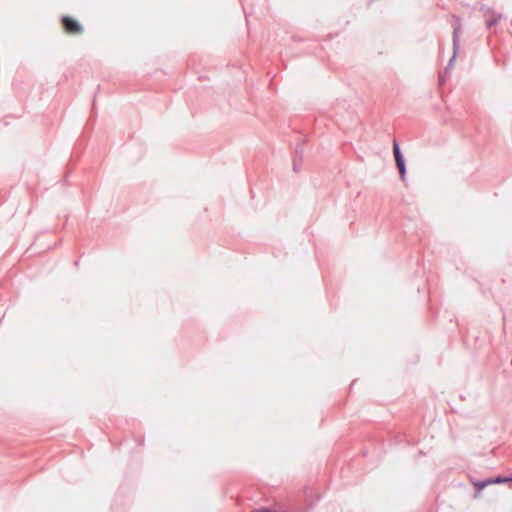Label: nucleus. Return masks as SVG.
Listing matches in <instances>:
<instances>
[{"label": "nucleus", "instance_id": "obj_3", "mask_svg": "<svg viewBox=\"0 0 512 512\" xmlns=\"http://www.w3.org/2000/svg\"><path fill=\"white\" fill-rule=\"evenodd\" d=\"M62 25L65 31L70 34H79L83 31V27L79 22L70 16L62 17Z\"/></svg>", "mask_w": 512, "mask_h": 512}, {"label": "nucleus", "instance_id": "obj_1", "mask_svg": "<svg viewBox=\"0 0 512 512\" xmlns=\"http://www.w3.org/2000/svg\"><path fill=\"white\" fill-rule=\"evenodd\" d=\"M457 23L453 27V35H452V42H453V55L450 58L447 67L445 68V72H448L449 69L453 66V62L455 61V58L458 54L459 50V34H460V20L459 18H456Z\"/></svg>", "mask_w": 512, "mask_h": 512}, {"label": "nucleus", "instance_id": "obj_2", "mask_svg": "<svg viewBox=\"0 0 512 512\" xmlns=\"http://www.w3.org/2000/svg\"><path fill=\"white\" fill-rule=\"evenodd\" d=\"M393 154H394L396 166L399 170L400 177L404 181L405 176H406V164H405L404 156H403V154L400 150V147L396 141H394V143H393Z\"/></svg>", "mask_w": 512, "mask_h": 512}, {"label": "nucleus", "instance_id": "obj_5", "mask_svg": "<svg viewBox=\"0 0 512 512\" xmlns=\"http://www.w3.org/2000/svg\"><path fill=\"white\" fill-rule=\"evenodd\" d=\"M500 18H501V14H498V15L493 16L490 19H487L486 20L487 28H491L492 26L496 25L498 23V21L500 20Z\"/></svg>", "mask_w": 512, "mask_h": 512}, {"label": "nucleus", "instance_id": "obj_4", "mask_svg": "<svg viewBox=\"0 0 512 512\" xmlns=\"http://www.w3.org/2000/svg\"><path fill=\"white\" fill-rule=\"evenodd\" d=\"M510 480H512V476L511 477H495V478H488L486 480L479 481L478 483H475L474 485L477 488V490L480 491L490 484L505 483Z\"/></svg>", "mask_w": 512, "mask_h": 512}, {"label": "nucleus", "instance_id": "obj_6", "mask_svg": "<svg viewBox=\"0 0 512 512\" xmlns=\"http://www.w3.org/2000/svg\"><path fill=\"white\" fill-rule=\"evenodd\" d=\"M302 153H303L302 145H298L295 149V157H299L301 159Z\"/></svg>", "mask_w": 512, "mask_h": 512}, {"label": "nucleus", "instance_id": "obj_7", "mask_svg": "<svg viewBox=\"0 0 512 512\" xmlns=\"http://www.w3.org/2000/svg\"><path fill=\"white\" fill-rule=\"evenodd\" d=\"M293 169H294L295 172L299 171V167H298L297 159L296 158H294V160H293Z\"/></svg>", "mask_w": 512, "mask_h": 512}]
</instances>
